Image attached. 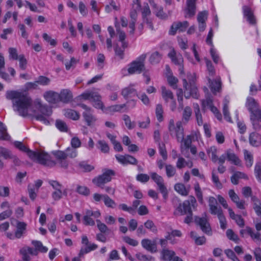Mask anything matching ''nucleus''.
<instances>
[{"instance_id": "obj_63", "label": "nucleus", "mask_w": 261, "mask_h": 261, "mask_svg": "<svg viewBox=\"0 0 261 261\" xmlns=\"http://www.w3.org/2000/svg\"><path fill=\"white\" fill-rule=\"evenodd\" d=\"M226 236L227 238L230 240H232L236 243H238L239 241V238L237 234H236L232 229H228L226 231Z\"/></svg>"}, {"instance_id": "obj_43", "label": "nucleus", "mask_w": 261, "mask_h": 261, "mask_svg": "<svg viewBox=\"0 0 261 261\" xmlns=\"http://www.w3.org/2000/svg\"><path fill=\"white\" fill-rule=\"evenodd\" d=\"M10 138V136L7 133V129L4 124L0 121V139L4 140H9Z\"/></svg>"}, {"instance_id": "obj_54", "label": "nucleus", "mask_w": 261, "mask_h": 261, "mask_svg": "<svg viewBox=\"0 0 261 261\" xmlns=\"http://www.w3.org/2000/svg\"><path fill=\"white\" fill-rule=\"evenodd\" d=\"M15 146L19 149L20 150L26 152L28 155L29 156V152H33L32 150L29 149L26 147L22 142L19 141H15L14 142Z\"/></svg>"}, {"instance_id": "obj_60", "label": "nucleus", "mask_w": 261, "mask_h": 261, "mask_svg": "<svg viewBox=\"0 0 261 261\" xmlns=\"http://www.w3.org/2000/svg\"><path fill=\"white\" fill-rule=\"evenodd\" d=\"M98 147L101 152L103 153H107L109 151V147L108 144L106 143V141L103 140H99L97 142Z\"/></svg>"}, {"instance_id": "obj_29", "label": "nucleus", "mask_w": 261, "mask_h": 261, "mask_svg": "<svg viewBox=\"0 0 261 261\" xmlns=\"http://www.w3.org/2000/svg\"><path fill=\"white\" fill-rule=\"evenodd\" d=\"M128 109L126 104L113 105L107 108V110L110 113L124 112H127Z\"/></svg>"}, {"instance_id": "obj_15", "label": "nucleus", "mask_w": 261, "mask_h": 261, "mask_svg": "<svg viewBox=\"0 0 261 261\" xmlns=\"http://www.w3.org/2000/svg\"><path fill=\"white\" fill-rule=\"evenodd\" d=\"M101 215L99 211H93L90 210H87L85 211V214L83 217V223L85 225L94 226L95 221L91 218L93 217L94 218H98Z\"/></svg>"}, {"instance_id": "obj_8", "label": "nucleus", "mask_w": 261, "mask_h": 261, "mask_svg": "<svg viewBox=\"0 0 261 261\" xmlns=\"http://www.w3.org/2000/svg\"><path fill=\"white\" fill-rule=\"evenodd\" d=\"M193 138V136L192 135H188L185 139H183L182 142H180V149L181 153L187 158H190L189 149L192 154L195 155L197 153L196 147L192 145Z\"/></svg>"}, {"instance_id": "obj_3", "label": "nucleus", "mask_w": 261, "mask_h": 261, "mask_svg": "<svg viewBox=\"0 0 261 261\" xmlns=\"http://www.w3.org/2000/svg\"><path fill=\"white\" fill-rule=\"evenodd\" d=\"M246 106L250 112V119L253 128L256 130L260 129V122H261V111L259 110V105L252 97H248Z\"/></svg>"}, {"instance_id": "obj_31", "label": "nucleus", "mask_w": 261, "mask_h": 261, "mask_svg": "<svg viewBox=\"0 0 261 261\" xmlns=\"http://www.w3.org/2000/svg\"><path fill=\"white\" fill-rule=\"evenodd\" d=\"M26 224L24 222L17 221L16 230L15 232L16 239H20L26 230Z\"/></svg>"}, {"instance_id": "obj_41", "label": "nucleus", "mask_w": 261, "mask_h": 261, "mask_svg": "<svg viewBox=\"0 0 261 261\" xmlns=\"http://www.w3.org/2000/svg\"><path fill=\"white\" fill-rule=\"evenodd\" d=\"M97 227L100 232L103 233H109L111 230L108 228L106 224L102 223L100 220L96 219Z\"/></svg>"}, {"instance_id": "obj_39", "label": "nucleus", "mask_w": 261, "mask_h": 261, "mask_svg": "<svg viewBox=\"0 0 261 261\" xmlns=\"http://www.w3.org/2000/svg\"><path fill=\"white\" fill-rule=\"evenodd\" d=\"M115 27L116 28V31L119 35V40L120 42H121L122 46L123 47H127V42L125 41V39L126 37L125 33L120 29L119 27H117L116 24H115Z\"/></svg>"}, {"instance_id": "obj_56", "label": "nucleus", "mask_w": 261, "mask_h": 261, "mask_svg": "<svg viewBox=\"0 0 261 261\" xmlns=\"http://www.w3.org/2000/svg\"><path fill=\"white\" fill-rule=\"evenodd\" d=\"M136 257L141 261H155L154 257L150 255H146L139 252L136 254Z\"/></svg>"}, {"instance_id": "obj_44", "label": "nucleus", "mask_w": 261, "mask_h": 261, "mask_svg": "<svg viewBox=\"0 0 261 261\" xmlns=\"http://www.w3.org/2000/svg\"><path fill=\"white\" fill-rule=\"evenodd\" d=\"M79 168L83 172H90L94 169L92 165L87 164L85 162H80L78 164Z\"/></svg>"}, {"instance_id": "obj_62", "label": "nucleus", "mask_w": 261, "mask_h": 261, "mask_svg": "<svg viewBox=\"0 0 261 261\" xmlns=\"http://www.w3.org/2000/svg\"><path fill=\"white\" fill-rule=\"evenodd\" d=\"M144 226L146 228L149 229L153 232H156L157 228L152 220H148L144 223Z\"/></svg>"}, {"instance_id": "obj_57", "label": "nucleus", "mask_w": 261, "mask_h": 261, "mask_svg": "<svg viewBox=\"0 0 261 261\" xmlns=\"http://www.w3.org/2000/svg\"><path fill=\"white\" fill-rule=\"evenodd\" d=\"M216 215L217 216L219 220L221 228L223 229H225L226 228V220L223 214V211Z\"/></svg>"}, {"instance_id": "obj_25", "label": "nucleus", "mask_w": 261, "mask_h": 261, "mask_svg": "<svg viewBox=\"0 0 261 261\" xmlns=\"http://www.w3.org/2000/svg\"><path fill=\"white\" fill-rule=\"evenodd\" d=\"M209 83V87L211 91L216 94L217 92H219L221 88V82L220 77H217L214 80H211L210 77H207Z\"/></svg>"}, {"instance_id": "obj_7", "label": "nucleus", "mask_w": 261, "mask_h": 261, "mask_svg": "<svg viewBox=\"0 0 261 261\" xmlns=\"http://www.w3.org/2000/svg\"><path fill=\"white\" fill-rule=\"evenodd\" d=\"M168 130L170 135L175 136L178 142H182L184 137V130L181 121H177L175 125L174 120L170 119L169 122Z\"/></svg>"}, {"instance_id": "obj_35", "label": "nucleus", "mask_w": 261, "mask_h": 261, "mask_svg": "<svg viewBox=\"0 0 261 261\" xmlns=\"http://www.w3.org/2000/svg\"><path fill=\"white\" fill-rule=\"evenodd\" d=\"M161 254L163 260L165 261H171L175 253L172 250L163 249L161 252Z\"/></svg>"}, {"instance_id": "obj_32", "label": "nucleus", "mask_w": 261, "mask_h": 261, "mask_svg": "<svg viewBox=\"0 0 261 261\" xmlns=\"http://www.w3.org/2000/svg\"><path fill=\"white\" fill-rule=\"evenodd\" d=\"M192 114V109L190 107H186L183 110L182 119L180 121L182 123L187 124L191 119Z\"/></svg>"}, {"instance_id": "obj_17", "label": "nucleus", "mask_w": 261, "mask_h": 261, "mask_svg": "<svg viewBox=\"0 0 261 261\" xmlns=\"http://www.w3.org/2000/svg\"><path fill=\"white\" fill-rule=\"evenodd\" d=\"M56 159L57 160V163L63 168L67 169L68 166V162L66 160L67 156L65 151L56 150L53 152Z\"/></svg>"}, {"instance_id": "obj_33", "label": "nucleus", "mask_w": 261, "mask_h": 261, "mask_svg": "<svg viewBox=\"0 0 261 261\" xmlns=\"http://www.w3.org/2000/svg\"><path fill=\"white\" fill-rule=\"evenodd\" d=\"M132 86V85H130L122 90L121 94L125 98H127L135 95L137 96V91Z\"/></svg>"}, {"instance_id": "obj_37", "label": "nucleus", "mask_w": 261, "mask_h": 261, "mask_svg": "<svg viewBox=\"0 0 261 261\" xmlns=\"http://www.w3.org/2000/svg\"><path fill=\"white\" fill-rule=\"evenodd\" d=\"M162 58V55L160 53L155 51L150 55L149 61L152 65L156 64L161 61Z\"/></svg>"}, {"instance_id": "obj_36", "label": "nucleus", "mask_w": 261, "mask_h": 261, "mask_svg": "<svg viewBox=\"0 0 261 261\" xmlns=\"http://www.w3.org/2000/svg\"><path fill=\"white\" fill-rule=\"evenodd\" d=\"M174 190L179 194L182 196H187L189 194V190L185 186L181 183H177L174 185Z\"/></svg>"}, {"instance_id": "obj_50", "label": "nucleus", "mask_w": 261, "mask_h": 261, "mask_svg": "<svg viewBox=\"0 0 261 261\" xmlns=\"http://www.w3.org/2000/svg\"><path fill=\"white\" fill-rule=\"evenodd\" d=\"M217 149L215 146H212L207 150V153L210 155L211 154V159L214 163H216L218 161L217 155Z\"/></svg>"}, {"instance_id": "obj_16", "label": "nucleus", "mask_w": 261, "mask_h": 261, "mask_svg": "<svg viewBox=\"0 0 261 261\" xmlns=\"http://www.w3.org/2000/svg\"><path fill=\"white\" fill-rule=\"evenodd\" d=\"M80 106L85 110L83 113L85 121L88 126L93 125L96 120V117L92 114L91 108L85 104H81Z\"/></svg>"}, {"instance_id": "obj_64", "label": "nucleus", "mask_w": 261, "mask_h": 261, "mask_svg": "<svg viewBox=\"0 0 261 261\" xmlns=\"http://www.w3.org/2000/svg\"><path fill=\"white\" fill-rule=\"evenodd\" d=\"M259 137L258 134L255 133H252L249 136V142L253 146H257L258 145V140Z\"/></svg>"}, {"instance_id": "obj_58", "label": "nucleus", "mask_w": 261, "mask_h": 261, "mask_svg": "<svg viewBox=\"0 0 261 261\" xmlns=\"http://www.w3.org/2000/svg\"><path fill=\"white\" fill-rule=\"evenodd\" d=\"M103 202L105 205L108 207L114 208L116 205V203L114 200L111 199L107 195H105L104 196Z\"/></svg>"}, {"instance_id": "obj_2", "label": "nucleus", "mask_w": 261, "mask_h": 261, "mask_svg": "<svg viewBox=\"0 0 261 261\" xmlns=\"http://www.w3.org/2000/svg\"><path fill=\"white\" fill-rule=\"evenodd\" d=\"M197 207L196 200L193 196H190L189 199L185 200L180 203L176 208L174 212L175 215H185L187 216L184 220V222L189 224L193 221V213L192 207L193 209Z\"/></svg>"}, {"instance_id": "obj_13", "label": "nucleus", "mask_w": 261, "mask_h": 261, "mask_svg": "<svg viewBox=\"0 0 261 261\" xmlns=\"http://www.w3.org/2000/svg\"><path fill=\"white\" fill-rule=\"evenodd\" d=\"M168 56L171 59L172 62L175 65L179 66L178 70L180 75H183L184 73V59L182 55L177 54L174 49H172L168 54Z\"/></svg>"}, {"instance_id": "obj_6", "label": "nucleus", "mask_w": 261, "mask_h": 261, "mask_svg": "<svg viewBox=\"0 0 261 261\" xmlns=\"http://www.w3.org/2000/svg\"><path fill=\"white\" fill-rule=\"evenodd\" d=\"M34 106L39 112L35 115L36 120L40 121L45 124H48L49 122L48 118L53 113L51 108L47 106L43 105L40 99H36L34 101Z\"/></svg>"}, {"instance_id": "obj_30", "label": "nucleus", "mask_w": 261, "mask_h": 261, "mask_svg": "<svg viewBox=\"0 0 261 261\" xmlns=\"http://www.w3.org/2000/svg\"><path fill=\"white\" fill-rule=\"evenodd\" d=\"M227 159L228 161L230 162L234 165L238 166H241V161L239 158L230 150L226 151Z\"/></svg>"}, {"instance_id": "obj_24", "label": "nucleus", "mask_w": 261, "mask_h": 261, "mask_svg": "<svg viewBox=\"0 0 261 261\" xmlns=\"http://www.w3.org/2000/svg\"><path fill=\"white\" fill-rule=\"evenodd\" d=\"M43 97L50 103L55 104L59 101V93L51 90L46 91Z\"/></svg>"}, {"instance_id": "obj_10", "label": "nucleus", "mask_w": 261, "mask_h": 261, "mask_svg": "<svg viewBox=\"0 0 261 261\" xmlns=\"http://www.w3.org/2000/svg\"><path fill=\"white\" fill-rule=\"evenodd\" d=\"M115 175V172L109 169H104L102 170V174L94 178L92 182L97 187L103 188V186L112 179V176Z\"/></svg>"}, {"instance_id": "obj_38", "label": "nucleus", "mask_w": 261, "mask_h": 261, "mask_svg": "<svg viewBox=\"0 0 261 261\" xmlns=\"http://www.w3.org/2000/svg\"><path fill=\"white\" fill-rule=\"evenodd\" d=\"M64 115L66 117L74 120H77L80 118L79 113L72 109H67L65 110Z\"/></svg>"}, {"instance_id": "obj_14", "label": "nucleus", "mask_w": 261, "mask_h": 261, "mask_svg": "<svg viewBox=\"0 0 261 261\" xmlns=\"http://www.w3.org/2000/svg\"><path fill=\"white\" fill-rule=\"evenodd\" d=\"M189 25V23L187 21H175L174 22L169 30V34L170 35H175L176 33L178 32H184L186 31Z\"/></svg>"}, {"instance_id": "obj_48", "label": "nucleus", "mask_w": 261, "mask_h": 261, "mask_svg": "<svg viewBox=\"0 0 261 261\" xmlns=\"http://www.w3.org/2000/svg\"><path fill=\"white\" fill-rule=\"evenodd\" d=\"M126 47H119L118 44H116L114 47V50L115 55L119 58V59L122 60L124 58V51Z\"/></svg>"}, {"instance_id": "obj_26", "label": "nucleus", "mask_w": 261, "mask_h": 261, "mask_svg": "<svg viewBox=\"0 0 261 261\" xmlns=\"http://www.w3.org/2000/svg\"><path fill=\"white\" fill-rule=\"evenodd\" d=\"M240 233L242 237H244L246 234H248L253 240H259L260 238L259 232L258 231L254 232L253 229L249 226H246L245 229H241Z\"/></svg>"}, {"instance_id": "obj_5", "label": "nucleus", "mask_w": 261, "mask_h": 261, "mask_svg": "<svg viewBox=\"0 0 261 261\" xmlns=\"http://www.w3.org/2000/svg\"><path fill=\"white\" fill-rule=\"evenodd\" d=\"M29 158L33 161L47 167H53L57 164L56 162L51 160L49 154L42 150L30 152Z\"/></svg>"}, {"instance_id": "obj_51", "label": "nucleus", "mask_w": 261, "mask_h": 261, "mask_svg": "<svg viewBox=\"0 0 261 261\" xmlns=\"http://www.w3.org/2000/svg\"><path fill=\"white\" fill-rule=\"evenodd\" d=\"M112 9L115 11H118L120 9L119 6L116 5L114 0H111L110 4L105 7V11L107 13H110Z\"/></svg>"}, {"instance_id": "obj_46", "label": "nucleus", "mask_w": 261, "mask_h": 261, "mask_svg": "<svg viewBox=\"0 0 261 261\" xmlns=\"http://www.w3.org/2000/svg\"><path fill=\"white\" fill-rule=\"evenodd\" d=\"M167 79L169 85L172 87L173 89H175L177 88V83H178V79L173 75V74H167Z\"/></svg>"}, {"instance_id": "obj_47", "label": "nucleus", "mask_w": 261, "mask_h": 261, "mask_svg": "<svg viewBox=\"0 0 261 261\" xmlns=\"http://www.w3.org/2000/svg\"><path fill=\"white\" fill-rule=\"evenodd\" d=\"M212 179L216 187L219 189L222 188L223 186L220 182L218 176L216 174L214 170L212 172Z\"/></svg>"}, {"instance_id": "obj_55", "label": "nucleus", "mask_w": 261, "mask_h": 261, "mask_svg": "<svg viewBox=\"0 0 261 261\" xmlns=\"http://www.w3.org/2000/svg\"><path fill=\"white\" fill-rule=\"evenodd\" d=\"M252 200L254 202V209L258 216L261 215V207L260 206V201L256 198L255 196H252Z\"/></svg>"}, {"instance_id": "obj_20", "label": "nucleus", "mask_w": 261, "mask_h": 261, "mask_svg": "<svg viewBox=\"0 0 261 261\" xmlns=\"http://www.w3.org/2000/svg\"><path fill=\"white\" fill-rule=\"evenodd\" d=\"M116 158L119 163L123 165H136L138 163V161L136 158L128 154L125 155H116Z\"/></svg>"}, {"instance_id": "obj_18", "label": "nucleus", "mask_w": 261, "mask_h": 261, "mask_svg": "<svg viewBox=\"0 0 261 261\" xmlns=\"http://www.w3.org/2000/svg\"><path fill=\"white\" fill-rule=\"evenodd\" d=\"M197 0H187V7L184 10L185 17L186 18H192L196 13V2Z\"/></svg>"}, {"instance_id": "obj_53", "label": "nucleus", "mask_w": 261, "mask_h": 261, "mask_svg": "<svg viewBox=\"0 0 261 261\" xmlns=\"http://www.w3.org/2000/svg\"><path fill=\"white\" fill-rule=\"evenodd\" d=\"M244 154L245 160L246 161V165L248 167H250L253 164L252 156L247 150H244Z\"/></svg>"}, {"instance_id": "obj_4", "label": "nucleus", "mask_w": 261, "mask_h": 261, "mask_svg": "<svg viewBox=\"0 0 261 261\" xmlns=\"http://www.w3.org/2000/svg\"><path fill=\"white\" fill-rule=\"evenodd\" d=\"M196 77L194 73H188L187 79H182L183 87L184 88V96L186 98L190 96L197 97V88L195 84Z\"/></svg>"}, {"instance_id": "obj_22", "label": "nucleus", "mask_w": 261, "mask_h": 261, "mask_svg": "<svg viewBox=\"0 0 261 261\" xmlns=\"http://www.w3.org/2000/svg\"><path fill=\"white\" fill-rule=\"evenodd\" d=\"M208 202L210 212L212 215H215L222 211L221 207L218 206V202L217 199L215 197L213 196L209 197Z\"/></svg>"}, {"instance_id": "obj_59", "label": "nucleus", "mask_w": 261, "mask_h": 261, "mask_svg": "<svg viewBox=\"0 0 261 261\" xmlns=\"http://www.w3.org/2000/svg\"><path fill=\"white\" fill-rule=\"evenodd\" d=\"M56 126L61 132H67L68 131V126L66 123L61 120H57Z\"/></svg>"}, {"instance_id": "obj_40", "label": "nucleus", "mask_w": 261, "mask_h": 261, "mask_svg": "<svg viewBox=\"0 0 261 261\" xmlns=\"http://www.w3.org/2000/svg\"><path fill=\"white\" fill-rule=\"evenodd\" d=\"M166 174L168 178L173 177L176 174V170L175 167L171 164L165 165Z\"/></svg>"}, {"instance_id": "obj_23", "label": "nucleus", "mask_w": 261, "mask_h": 261, "mask_svg": "<svg viewBox=\"0 0 261 261\" xmlns=\"http://www.w3.org/2000/svg\"><path fill=\"white\" fill-rule=\"evenodd\" d=\"M228 195L231 200L236 203L238 208L243 210L245 208V202L244 200H240V198L233 190H229Z\"/></svg>"}, {"instance_id": "obj_1", "label": "nucleus", "mask_w": 261, "mask_h": 261, "mask_svg": "<svg viewBox=\"0 0 261 261\" xmlns=\"http://www.w3.org/2000/svg\"><path fill=\"white\" fill-rule=\"evenodd\" d=\"M6 97L13 100L14 110L23 117H25L30 112H34L33 109L32 100L29 95L24 92L8 91Z\"/></svg>"}, {"instance_id": "obj_49", "label": "nucleus", "mask_w": 261, "mask_h": 261, "mask_svg": "<svg viewBox=\"0 0 261 261\" xmlns=\"http://www.w3.org/2000/svg\"><path fill=\"white\" fill-rule=\"evenodd\" d=\"M201 104L202 107V109L204 111V109L206 107H208L211 108L212 107H213V99L212 97L210 96H207L205 99H203L201 100Z\"/></svg>"}, {"instance_id": "obj_52", "label": "nucleus", "mask_w": 261, "mask_h": 261, "mask_svg": "<svg viewBox=\"0 0 261 261\" xmlns=\"http://www.w3.org/2000/svg\"><path fill=\"white\" fill-rule=\"evenodd\" d=\"M205 63H206V67H207V70L208 71V75H209V76H214L215 74V68L214 67V66L213 65V64L212 63V62L206 59L205 60Z\"/></svg>"}, {"instance_id": "obj_34", "label": "nucleus", "mask_w": 261, "mask_h": 261, "mask_svg": "<svg viewBox=\"0 0 261 261\" xmlns=\"http://www.w3.org/2000/svg\"><path fill=\"white\" fill-rule=\"evenodd\" d=\"M161 89L162 97L166 102L170 100H174L173 94L170 90L167 89L164 86H162Z\"/></svg>"}, {"instance_id": "obj_45", "label": "nucleus", "mask_w": 261, "mask_h": 261, "mask_svg": "<svg viewBox=\"0 0 261 261\" xmlns=\"http://www.w3.org/2000/svg\"><path fill=\"white\" fill-rule=\"evenodd\" d=\"M152 7L154 9V13L158 17L161 19H165L167 18V15L164 12L162 7H159L156 4L155 7Z\"/></svg>"}, {"instance_id": "obj_19", "label": "nucleus", "mask_w": 261, "mask_h": 261, "mask_svg": "<svg viewBox=\"0 0 261 261\" xmlns=\"http://www.w3.org/2000/svg\"><path fill=\"white\" fill-rule=\"evenodd\" d=\"M141 245L143 248L150 252L154 253L157 251L156 243L155 240L144 239L141 241Z\"/></svg>"}, {"instance_id": "obj_42", "label": "nucleus", "mask_w": 261, "mask_h": 261, "mask_svg": "<svg viewBox=\"0 0 261 261\" xmlns=\"http://www.w3.org/2000/svg\"><path fill=\"white\" fill-rule=\"evenodd\" d=\"M140 7L141 5L138 1H137L136 3H134L133 6L134 9L132 10L130 12V17L132 19L131 20L136 21L137 17V11L140 9Z\"/></svg>"}, {"instance_id": "obj_27", "label": "nucleus", "mask_w": 261, "mask_h": 261, "mask_svg": "<svg viewBox=\"0 0 261 261\" xmlns=\"http://www.w3.org/2000/svg\"><path fill=\"white\" fill-rule=\"evenodd\" d=\"M243 14L247 20L251 24L256 23V19L251 8L248 6H244L243 7Z\"/></svg>"}, {"instance_id": "obj_9", "label": "nucleus", "mask_w": 261, "mask_h": 261, "mask_svg": "<svg viewBox=\"0 0 261 261\" xmlns=\"http://www.w3.org/2000/svg\"><path fill=\"white\" fill-rule=\"evenodd\" d=\"M146 58V54H142L138 57L135 61L131 62L128 65V72L130 74L136 73H140L145 69V61Z\"/></svg>"}, {"instance_id": "obj_12", "label": "nucleus", "mask_w": 261, "mask_h": 261, "mask_svg": "<svg viewBox=\"0 0 261 261\" xmlns=\"http://www.w3.org/2000/svg\"><path fill=\"white\" fill-rule=\"evenodd\" d=\"M150 176L151 179L157 185L158 189L162 194L164 199H166L168 197V192L165 185L163 178L155 172L151 173Z\"/></svg>"}, {"instance_id": "obj_11", "label": "nucleus", "mask_w": 261, "mask_h": 261, "mask_svg": "<svg viewBox=\"0 0 261 261\" xmlns=\"http://www.w3.org/2000/svg\"><path fill=\"white\" fill-rule=\"evenodd\" d=\"M80 97L85 100H91L93 102V106L98 109H103V104L101 100V96L97 93L93 91H86L80 96Z\"/></svg>"}, {"instance_id": "obj_61", "label": "nucleus", "mask_w": 261, "mask_h": 261, "mask_svg": "<svg viewBox=\"0 0 261 261\" xmlns=\"http://www.w3.org/2000/svg\"><path fill=\"white\" fill-rule=\"evenodd\" d=\"M163 110L162 106L160 104L157 105L155 109V114L158 120L160 122H161L163 120Z\"/></svg>"}, {"instance_id": "obj_28", "label": "nucleus", "mask_w": 261, "mask_h": 261, "mask_svg": "<svg viewBox=\"0 0 261 261\" xmlns=\"http://www.w3.org/2000/svg\"><path fill=\"white\" fill-rule=\"evenodd\" d=\"M59 96V101L68 103L72 99V94L68 89H63L61 91Z\"/></svg>"}, {"instance_id": "obj_21", "label": "nucleus", "mask_w": 261, "mask_h": 261, "mask_svg": "<svg viewBox=\"0 0 261 261\" xmlns=\"http://www.w3.org/2000/svg\"><path fill=\"white\" fill-rule=\"evenodd\" d=\"M195 222L200 226L201 230L204 233L208 234L211 231L210 225L206 218L195 217Z\"/></svg>"}]
</instances>
